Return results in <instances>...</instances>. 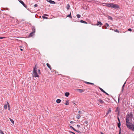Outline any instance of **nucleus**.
I'll use <instances>...</instances> for the list:
<instances>
[{"instance_id":"nucleus-1","label":"nucleus","mask_w":134,"mask_h":134,"mask_svg":"<svg viewBox=\"0 0 134 134\" xmlns=\"http://www.w3.org/2000/svg\"><path fill=\"white\" fill-rule=\"evenodd\" d=\"M103 5L108 7L113 8L115 9L119 8V6L117 4L111 3H103Z\"/></svg>"},{"instance_id":"nucleus-2","label":"nucleus","mask_w":134,"mask_h":134,"mask_svg":"<svg viewBox=\"0 0 134 134\" xmlns=\"http://www.w3.org/2000/svg\"><path fill=\"white\" fill-rule=\"evenodd\" d=\"M126 125L128 128L134 131V125L129 121L126 122Z\"/></svg>"},{"instance_id":"nucleus-3","label":"nucleus","mask_w":134,"mask_h":134,"mask_svg":"<svg viewBox=\"0 0 134 134\" xmlns=\"http://www.w3.org/2000/svg\"><path fill=\"white\" fill-rule=\"evenodd\" d=\"M126 122L129 121L131 120L133 118V115L132 112H130V113L127 114L126 115Z\"/></svg>"},{"instance_id":"nucleus-4","label":"nucleus","mask_w":134,"mask_h":134,"mask_svg":"<svg viewBox=\"0 0 134 134\" xmlns=\"http://www.w3.org/2000/svg\"><path fill=\"white\" fill-rule=\"evenodd\" d=\"M18 1L21 4L23 5L24 7H25L26 8H27V6L25 4L23 1L20 0H18Z\"/></svg>"},{"instance_id":"nucleus-5","label":"nucleus","mask_w":134,"mask_h":134,"mask_svg":"<svg viewBox=\"0 0 134 134\" xmlns=\"http://www.w3.org/2000/svg\"><path fill=\"white\" fill-rule=\"evenodd\" d=\"M32 76L33 77H39V75H38L37 72L33 73Z\"/></svg>"},{"instance_id":"nucleus-6","label":"nucleus","mask_w":134,"mask_h":134,"mask_svg":"<svg viewBox=\"0 0 134 134\" xmlns=\"http://www.w3.org/2000/svg\"><path fill=\"white\" fill-rule=\"evenodd\" d=\"M103 25L102 23L100 21H98L96 25L99 26H101Z\"/></svg>"},{"instance_id":"nucleus-7","label":"nucleus","mask_w":134,"mask_h":134,"mask_svg":"<svg viewBox=\"0 0 134 134\" xmlns=\"http://www.w3.org/2000/svg\"><path fill=\"white\" fill-rule=\"evenodd\" d=\"M47 1L51 4H55V2L51 0H47Z\"/></svg>"},{"instance_id":"nucleus-8","label":"nucleus","mask_w":134,"mask_h":134,"mask_svg":"<svg viewBox=\"0 0 134 134\" xmlns=\"http://www.w3.org/2000/svg\"><path fill=\"white\" fill-rule=\"evenodd\" d=\"M76 91L80 93H82L84 92V90H83L80 89H76Z\"/></svg>"},{"instance_id":"nucleus-9","label":"nucleus","mask_w":134,"mask_h":134,"mask_svg":"<svg viewBox=\"0 0 134 134\" xmlns=\"http://www.w3.org/2000/svg\"><path fill=\"white\" fill-rule=\"evenodd\" d=\"M32 30V32L35 33V27L34 26H32L31 27Z\"/></svg>"},{"instance_id":"nucleus-10","label":"nucleus","mask_w":134,"mask_h":134,"mask_svg":"<svg viewBox=\"0 0 134 134\" xmlns=\"http://www.w3.org/2000/svg\"><path fill=\"white\" fill-rule=\"evenodd\" d=\"M46 65L51 70H52V68L51 67V66L50 65H49V64L48 63H47L46 64Z\"/></svg>"},{"instance_id":"nucleus-11","label":"nucleus","mask_w":134,"mask_h":134,"mask_svg":"<svg viewBox=\"0 0 134 134\" xmlns=\"http://www.w3.org/2000/svg\"><path fill=\"white\" fill-rule=\"evenodd\" d=\"M111 110L110 108H109V110H108V111H107V112L106 113V115H107L109 114V113L111 112Z\"/></svg>"},{"instance_id":"nucleus-12","label":"nucleus","mask_w":134,"mask_h":134,"mask_svg":"<svg viewBox=\"0 0 134 134\" xmlns=\"http://www.w3.org/2000/svg\"><path fill=\"white\" fill-rule=\"evenodd\" d=\"M84 83H86L87 84H90L92 85H93L94 84V83H93L89 82H86V81H84Z\"/></svg>"},{"instance_id":"nucleus-13","label":"nucleus","mask_w":134,"mask_h":134,"mask_svg":"<svg viewBox=\"0 0 134 134\" xmlns=\"http://www.w3.org/2000/svg\"><path fill=\"white\" fill-rule=\"evenodd\" d=\"M120 108L118 107H116V109L115 110V111L116 112H119V111H120Z\"/></svg>"},{"instance_id":"nucleus-14","label":"nucleus","mask_w":134,"mask_h":134,"mask_svg":"<svg viewBox=\"0 0 134 134\" xmlns=\"http://www.w3.org/2000/svg\"><path fill=\"white\" fill-rule=\"evenodd\" d=\"M34 33L33 32H32L29 34V37L32 36L34 35Z\"/></svg>"},{"instance_id":"nucleus-15","label":"nucleus","mask_w":134,"mask_h":134,"mask_svg":"<svg viewBox=\"0 0 134 134\" xmlns=\"http://www.w3.org/2000/svg\"><path fill=\"white\" fill-rule=\"evenodd\" d=\"M56 102H57V103H60V102H61V100L60 99H57L56 101Z\"/></svg>"},{"instance_id":"nucleus-16","label":"nucleus","mask_w":134,"mask_h":134,"mask_svg":"<svg viewBox=\"0 0 134 134\" xmlns=\"http://www.w3.org/2000/svg\"><path fill=\"white\" fill-rule=\"evenodd\" d=\"M70 5L69 4H68L66 5V8L67 10H68L69 9Z\"/></svg>"},{"instance_id":"nucleus-17","label":"nucleus","mask_w":134,"mask_h":134,"mask_svg":"<svg viewBox=\"0 0 134 134\" xmlns=\"http://www.w3.org/2000/svg\"><path fill=\"white\" fill-rule=\"evenodd\" d=\"M121 126L120 122H119L118 123V126L119 128H120Z\"/></svg>"},{"instance_id":"nucleus-18","label":"nucleus","mask_w":134,"mask_h":134,"mask_svg":"<svg viewBox=\"0 0 134 134\" xmlns=\"http://www.w3.org/2000/svg\"><path fill=\"white\" fill-rule=\"evenodd\" d=\"M98 101L99 102H100V103L101 104H103L104 103V101L102 100V99H99L98 100Z\"/></svg>"},{"instance_id":"nucleus-19","label":"nucleus","mask_w":134,"mask_h":134,"mask_svg":"<svg viewBox=\"0 0 134 134\" xmlns=\"http://www.w3.org/2000/svg\"><path fill=\"white\" fill-rule=\"evenodd\" d=\"M80 22L81 23H85V24H87V22L86 21H83L82 20H81L80 21Z\"/></svg>"},{"instance_id":"nucleus-20","label":"nucleus","mask_w":134,"mask_h":134,"mask_svg":"<svg viewBox=\"0 0 134 134\" xmlns=\"http://www.w3.org/2000/svg\"><path fill=\"white\" fill-rule=\"evenodd\" d=\"M69 95V92H66L65 94V96L67 97H68Z\"/></svg>"},{"instance_id":"nucleus-21","label":"nucleus","mask_w":134,"mask_h":134,"mask_svg":"<svg viewBox=\"0 0 134 134\" xmlns=\"http://www.w3.org/2000/svg\"><path fill=\"white\" fill-rule=\"evenodd\" d=\"M8 104V109L9 110L10 109V106L8 102H7Z\"/></svg>"},{"instance_id":"nucleus-22","label":"nucleus","mask_w":134,"mask_h":134,"mask_svg":"<svg viewBox=\"0 0 134 134\" xmlns=\"http://www.w3.org/2000/svg\"><path fill=\"white\" fill-rule=\"evenodd\" d=\"M67 17H69L71 19L72 18V16H71V12H70V14L69 15L67 16Z\"/></svg>"},{"instance_id":"nucleus-23","label":"nucleus","mask_w":134,"mask_h":134,"mask_svg":"<svg viewBox=\"0 0 134 134\" xmlns=\"http://www.w3.org/2000/svg\"><path fill=\"white\" fill-rule=\"evenodd\" d=\"M125 85H123L122 87L121 92H123V91L124 90V88L125 87Z\"/></svg>"},{"instance_id":"nucleus-24","label":"nucleus","mask_w":134,"mask_h":134,"mask_svg":"<svg viewBox=\"0 0 134 134\" xmlns=\"http://www.w3.org/2000/svg\"><path fill=\"white\" fill-rule=\"evenodd\" d=\"M81 117L80 115L79 114H78L77 115L76 117V118L77 119H79Z\"/></svg>"},{"instance_id":"nucleus-25","label":"nucleus","mask_w":134,"mask_h":134,"mask_svg":"<svg viewBox=\"0 0 134 134\" xmlns=\"http://www.w3.org/2000/svg\"><path fill=\"white\" fill-rule=\"evenodd\" d=\"M66 103H65V104L66 105H68L69 104V102H68V100H66Z\"/></svg>"},{"instance_id":"nucleus-26","label":"nucleus","mask_w":134,"mask_h":134,"mask_svg":"<svg viewBox=\"0 0 134 134\" xmlns=\"http://www.w3.org/2000/svg\"><path fill=\"white\" fill-rule=\"evenodd\" d=\"M99 89L101 91H102L103 93L105 91L102 88H101L100 87H99Z\"/></svg>"},{"instance_id":"nucleus-27","label":"nucleus","mask_w":134,"mask_h":134,"mask_svg":"<svg viewBox=\"0 0 134 134\" xmlns=\"http://www.w3.org/2000/svg\"><path fill=\"white\" fill-rule=\"evenodd\" d=\"M102 28L103 29H107V26L105 25L103 26Z\"/></svg>"},{"instance_id":"nucleus-28","label":"nucleus","mask_w":134,"mask_h":134,"mask_svg":"<svg viewBox=\"0 0 134 134\" xmlns=\"http://www.w3.org/2000/svg\"><path fill=\"white\" fill-rule=\"evenodd\" d=\"M108 18L109 19H110L111 20H113L111 16H108Z\"/></svg>"},{"instance_id":"nucleus-29","label":"nucleus","mask_w":134,"mask_h":134,"mask_svg":"<svg viewBox=\"0 0 134 134\" xmlns=\"http://www.w3.org/2000/svg\"><path fill=\"white\" fill-rule=\"evenodd\" d=\"M10 121H11V122L13 124H14V121L13 120L11 119H10Z\"/></svg>"},{"instance_id":"nucleus-30","label":"nucleus","mask_w":134,"mask_h":134,"mask_svg":"<svg viewBox=\"0 0 134 134\" xmlns=\"http://www.w3.org/2000/svg\"><path fill=\"white\" fill-rule=\"evenodd\" d=\"M70 128L71 129H72V130L75 131V129L72 126H71V125H70Z\"/></svg>"},{"instance_id":"nucleus-31","label":"nucleus","mask_w":134,"mask_h":134,"mask_svg":"<svg viewBox=\"0 0 134 134\" xmlns=\"http://www.w3.org/2000/svg\"><path fill=\"white\" fill-rule=\"evenodd\" d=\"M4 108L5 109H7V104H5L4 105Z\"/></svg>"},{"instance_id":"nucleus-32","label":"nucleus","mask_w":134,"mask_h":134,"mask_svg":"<svg viewBox=\"0 0 134 134\" xmlns=\"http://www.w3.org/2000/svg\"><path fill=\"white\" fill-rule=\"evenodd\" d=\"M77 17L78 18H80L81 17V15L80 14H78L76 15Z\"/></svg>"},{"instance_id":"nucleus-33","label":"nucleus","mask_w":134,"mask_h":134,"mask_svg":"<svg viewBox=\"0 0 134 134\" xmlns=\"http://www.w3.org/2000/svg\"><path fill=\"white\" fill-rule=\"evenodd\" d=\"M37 72V70L35 69H33V70L32 73Z\"/></svg>"},{"instance_id":"nucleus-34","label":"nucleus","mask_w":134,"mask_h":134,"mask_svg":"<svg viewBox=\"0 0 134 134\" xmlns=\"http://www.w3.org/2000/svg\"><path fill=\"white\" fill-rule=\"evenodd\" d=\"M75 131L77 132L78 133H81V132L78 131V130H76V129L75 130Z\"/></svg>"},{"instance_id":"nucleus-35","label":"nucleus","mask_w":134,"mask_h":134,"mask_svg":"<svg viewBox=\"0 0 134 134\" xmlns=\"http://www.w3.org/2000/svg\"><path fill=\"white\" fill-rule=\"evenodd\" d=\"M42 18L44 19H48V18H47V17L45 16H42Z\"/></svg>"},{"instance_id":"nucleus-36","label":"nucleus","mask_w":134,"mask_h":134,"mask_svg":"<svg viewBox=\"0 0 134 134\" xmlns=\"http://www.w3.org/2000/svg\"><path fill=\"white\" fill-rule=\"evenodd\" d=\"M114 31L115 32H117L118 33H119V31L117 29H116L115 30H114Z\"/></svg>"},{"instance_id":"nucleus-37","label":"nucleus","mask_w":134,"mask_h":134,"mask_svg":"<svg viewBox=\"0 0 134 134\" xmlns=\"http://www.w3.org/2000/svg\"><path fill=\"white\" fill-rule=\"evenodd\" d=\"M37 66L36 65H35V67L34 68V69H35L37 70Z\"/></svg>"},{"instance_id":"nucleus-38","label":"nucleus","mask_w":134,"mask_h":134,"mask_svg":"<svg viewBox=\"0 0 134 134\" xmlns=\"http://www.w3.org/2000/svg\"><path fill=\"white\" fill-rule=\"evenodd\" d=\"M118 116H119L120 115V111H119V112H118V113H117V114Z\"/></svg>"},{"instance_id":"nucleus-39","label":"nucleus","mask_w":134,"mask_h":134,"mask_svg":"<svg viewBox=\"0 0 134 134\" xmlns=\"http://www.w3.org/2000/svg\"><path fill=\"white\" fill-rule=\"evenodd\" d=\"M83 123L84 124H87L88 123V121H84V122Z\"/></svg>"},{"instance_id":"nucleus-40","label":"nucleus","mask_w":134,"mask_h":134,"mask_svg":"<svg viewBox=\"0 0 134 134\" xmlns=\"http://www.w3.org/2000/svg\"><path fill=\"white\" fill-rule=\"evenodd\" d=\"M38 74H41L40 70V69L38 70Z\"/></svg>"},{"instance_id":"nucleus-41","label":"nucleus","mask_w":134,"mask_h":134,"mask_svg":"<svg viewBox=\"0 0 134 134\" xmlns=\"http://www.w3.org/2000/svg\"><path fill=\"white\" fill-rule=\"evenodd\" d=\"M78 113H79L80 114H82V111H80V110L79 111Z\"/></svg>"},{"instance_id":"nucleus-42","label":"nucleus","mask_w":134,"mask_h":134,"mask_svg":"<svg viewBox=\"0 0 134 134\" xmlns=\"http://www.w3.org/2000/svg\"><path fill=\"white\" fill-rule=\"evenodd\" d=\"M69 132L70 133H72L73 134H75V133L74 132H72L71 131H69Z\"/></svg>"},{"instance_id":"nucleus-43","label":"nucleus","mask_w":134,"mask_h":134,"mask_svg":"<svg viewBox=\"0 0 134 134\" xmlns=\"http://www.w3.org/2000/svg\"><path fill=\"white\" fill-rule=\"evenodd\" d=\"M73 20L75 22H79L80 21H76L75 19H73Z\"/></svg>"},{"instance_id":"nucleus-44","label":"nucleus","mask_w":134,"mask_h":134,"mask_svg":"<svg viewBox=\"0 0 134 134\" xmlns=\"http://www.w3.org/2000/svg\"><path fill=\"white\" fill-rule=\"evenodd\" d=\"M0 133H1V134L3 133V131L2 130H1L0 129Z\"/></svg>"},{"instance_id":"nucleus-45","label":"nucleus","mask_w":134,"mask_h":134,"mask_svg":"<svg viewBox=\"0 0 134 134\" xmlns=\"http://www.w3.org/2000/svg\"><path fill=\"white\" fill-rule=\"evenodd\" d=\"M105 25H106V26H107V27H108L109 26V25L108 23H106Z\"/></svg>"},{"instance_id":"nucleus-46","label":"nucleus","mask_w":134,"mask_h":134,"mask_svg":"<svg viewBox=\"0 0 134 134\" xmlns=\"http://www.w3.org/2000/svg\"><path fill=\"white\" fill-rule=\"evenodd\" d=\"M117 119H118V120L119 122H120V119H119V118L118 116Z\"/></svg>"},{"instance_id":"nucleus-47","label":"nucleus","mask_w":134,"mask_h":134,"mask_svg":"<svg viewBox=\"0 0 134 134\" xmlns=\"http://www.w3.org/2000/svg\"><path fill=\"white\" fill-rule=\"evenodd\" d=\"M104 92V93H105V94H106V95H109V94L107 93L106 92H105V91Z\"/></svg>"},{"instance_id":"nucleus-48","label":"nucleus","mask_w":134,"mask_h":134,"mask_svg":"<svg viewBox=\"0 0 134 134\" xmlns=\"http://www.w3.org/2000/svg\"><path fill=\"white\" fill-rule=\"evenodd\" d=\"M77 127L78 128L80 127V126L79 125H77Z\"/></svg>"},{"instance_id":"nucleus-49","label":"nucleus","mask_w":134,"mask_h":134,"mask_svg":"<svg viewBox=\"0 0 134 134\" xmlns=\"http://www.w3.org/2000/svg\"><path fill=\"white\" fill-rule=\"evenodd\" d=\"M38 6V5L37 4H35V5H34V6L35 7H37V6Z\"/></svg>"},{"instance_id":"nucleus-50","label":"nucleus","mask_w":134,"mask_h":134,"mask_svg":"<svg viewBox=\"0 0 134 134\" xmlns=\"http://www.w3.org/2000/svg\"><path fill=\"white\" fill-rule=\"evenodd\" d=\"M128 30L129 31H131L132 30L130 28L128 29Z\"/></svg>"},{"instance_id":"nucleus-51","label":"nucleus","mask_w":134,"mask_h":134,"mask_svg":"<svg viewBox=\"0 0 134 134\" xmlns=\"http://www.w3.org/2000/svg\"><path fill=\"white\" fill-rule=\"evenodd\" d=\"M74 122L73 121H71L70 122V123L71 124H73V123H74Z\"/></svg>"},{"instance_id":"nucleus-52","label":"nucleus","mask_w":134,"mask_h":134,"mask_svg":"<svg viewBox=\"0 0 134 134\" xmlns=\"http://www.w3.org/2000/svg\"><path fill=\"white\" fill-rule=\"evenodd\" d=\"M4 37H0V39H2L3 38H5Z\"/></svg>"},{"instance_id":"nucleus-53","label":"nucleus","mask_w":134,"mask_h":134,"mask_svg":"<svg viewBox=\"0 0 134 134\" xmlns=\"http://www.w3.org/2000/svg\"><path fill=\"white\" fill-rule=\"evenodd\" d=\"M120 129V130H119V132H121V128H119Z\"/></svg>"},{"instance_id":"nucleus-54","label":"nucleus","mask_w":134,"mask_h":134,"mask_svg":"<svg viewBox=\"0 0 134 134\" xmlns=\"http://www.w3.org/2000/svg\"><path fill=\"white\" fill-rule=\"evenodd\" d=\"M44 15H46V16H48V15H47V14H44Z\"/></svg>"},{"instance_id":"nucleus-55","label":"nucleus","mask_w":134,"mask_h":134,"mask_svg":"<svg viewBox=\"0 0 134 134\" xmlns=\"http://www.w3.org/2000/svg\"><path fill=\"white\" fill-rule=\"evenodd\" d=\"M20 50L21 51H23V49L21 48L20 49Z\"/></svg>"},{"instance_id":"nucleus-56","label":"nucleus","mask_w":134,"mask_h":134,"mask_svg":"<svg viewBox=\"0 0 134 134\" xmlns=\"http://www.w3.org/2000/svg\"><path fill=\"white\" fill-rule=\"evenodd\" d=\"M126 81H125V82L124 83V85H125V84H126Z\"/></svg>"},{"instance_id":"nucleus-57","label":"nucleus","mask_w":134,"mask_h":134,"mask_svg":"<svg viewBox=\"0 0 134 134\" xmlns=\"http://www.w3.org/2000/svg\"><path fill=\"white\" fill-rule=\"evenodd\" d=\"M100 133L101 134H104V133L102 132H100Z\"/></svg>"},{"instance_id":"nucleus-58","label":"nucleus","mask_w":134,"mask_h":134,"mask_svg":"<svg viewBox=\"0 0 134 134\" xmlns=\"http://www.w3.org/2000/svg\"><path fill=\"white\" fill-rule=\"evenodd\" d=\"M119 97H120V96H119V99H118V101H119Z\"/></svg>"},{"instance_id":"nucleus-59","label":"nucleus","mask_w":134,"mask_h":134,"mask_svg":"<svg viewBox=\"0 0 134 134\" xmlns=\"http://www.w3.org/2000/svg\"><path fill=\"white\" fill-rule=\"evenodd\" d=\"M121 132H119V134H121Z\"/></svg>"},{"instance_id":"nucleus-60","label":"nucleus","mask_w":134,"mask_h":134,"mask_svg":"<svg viewBox=\"0 0 134 134\" xmlns=\"http://www.w3.org/2000/svg\"><path fill=\"white\" fill-rule=\"evenodd\" d=\"M73 18H75V17L74 16H73Z\"/></svg>"},{"instance_id":"nucleus-61","label":"nucleus","mask_w":134,"mask_h":134,"mask_svg":"<svg viewBox=\"0 0 134 134\" xmlns=\"http://www.w3.org/2000/svg\"><path fill=\"white\" fill-rule=\"evenodd\" d=\"M1 134H4L3 133Z\"/></svg>"},{"instance_id":"nucleus-62","label":"nucleus","mask_w":134,"mask_h":134,"mask_svg":"<svg viewBox=\"0 0 134 134\" xmlns=\"http://www.w3.org/2000/svg\"><path fill=\"white\" fill-rule=\"evenodd\" d=\"M74 104H75L74 103Z\"/></svg>"},{"instance_id":"nucleus-63","label":"nucleus","mask_w":134,"mask_h":134,"mask_svg":"<svg viewBox=\"0 0 134 134\" xmlns=\"http://www.w3.org/2000/svg\"><path fill=\"white\" fill-rule=\"evenodd\" d=\"M1 12V11L0 10V12Z\"/></svg>"}]
</instances>
